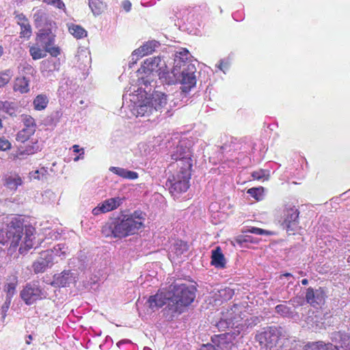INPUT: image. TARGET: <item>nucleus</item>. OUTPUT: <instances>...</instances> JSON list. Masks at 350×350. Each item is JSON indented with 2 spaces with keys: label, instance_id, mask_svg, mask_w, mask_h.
Listing matches in <instances>:
<instances>
[{
  "label": "nucleus",
  "instance_id": "33",
  "mask_svg": "<svg viewBox=\"0 0 350 350\" xmlns=\"http://www.w3.org/2000/svg\"><path fill=\"white\" fill-rule=\"evenodd\" d=\"M189 57V51L185 48L180 49L176 53V57L174 59V65L176 66L177 62L183 63L184 65H188L189 63L186 62L188 60Z\"/></svg>",
  "mask_w": 350,
  "mask_h": 350
},
{
  "label": "nucleus",
  "instance_id": "10",
  "mask_svg": "<svg viewBox=\"0 0 350 350\" xmlns=\"http://www.w3.org/2000/svg\"><path fill=\"white\" fill-rule=\"evenodd\" d=\"M140 70L146 74H150L154 72L158 73L161 77L168 79V74L170 72H166V65L165 62L160 57H149L145 59L141 66Z\"/></svg>",
  "mask_w": 350,
  "mask_h": 350
},
{
  "label": "nucleus",
  "instance_id": "23",
  "mask_svg": "<svg viewBox=\"0 0 350 350\" xmlns=\"http://www.w3.org/2000/svg\"><path fill=\"white\" fill-rule=\"evenodd\" d=\"M40 150V145L38 140L32 142L30 144H27L23 150L19 149L16 154H12V159L16 160L23 155L33 154Z\"/></svg>",
  "mask_w": 350,
  "mask_h": 350
},
{
  "label": "nucleus",
  "instance_id": "21",
  "mask_svg": "<svg viewBox=\"0 0 350 350\" xmlns=\"http://www.w3.org/2000/svg\"><path fill=\"white\" fill-rule=\"evenodd\" d=\"M158 42L155 40H150L145 42L142 46L135 49L132 55L133 56L137 55L139 57H142L152 53L155 49L158 46Z\"/></svg>",
  "mask_w": 350,
  "mask_h": 350
},
{
  "label": "nucleus",
  "instance_id": "11",
  "mask_svg": "<svg viewBox=\"0 0 350 350\" xmlns=\"http://www.w3.org/2000/svg\"><path fill=\"white\" fill-rule=\"evenodd\" d=\"M299 211L296 206L286 204L284 210V221L282 224L288 232L297 230L299 227Z\"/></svg>",
  "mask_w": 350,
  "mask_h": 350
},
{
  "label": "nucleus",
  "instance_id": "52",
  "mask_svg": "<svg viewBox=\"0 0 350 350\" xmlns=\"http://www.w3.org/2000/svg\"><path fill=\"white\" fill-rule=\"evenodd\" d=\"M122 5L123 9L126 12H129L132 6L131 3L129 0L122 1Z\"/></svg>",
  "mask_w": 350,
  "mask_h": 350
},
{
  "label": "nucleus",
  "instance_id": "42",
  "mask_svg": "<svg viewBox=\"0 0 350 350\" xmlns=\"http://www.w3.org/2000/svg\"><path fill=\"white\" fill-rule=\"evenodd\" d=\"M275 312L283 316L289 317L292 314V311L289 307L284 304H280L275 306Z\"/></svg>",
  "mask_w": 350,
  "mask_h": 350
},
{
  "label": "nucleus",
  "instance_id": "45",
  "mask_svg": "<svg viewBox=\"0 0 350 350\" xmlns=\"http://www.w3.org/2000/svg\"><path fill=\"white\" fill-rule=\"evenodd\" d=\"M269 350H290L289 341L287 338H284Z\"/></svg>",
  "mask_w": 350,
  "mask_h": 350
},
{
  "label": "nucleus",
  "instance_id": "30",
  "mask_svg": "<svg viewBox=\"0 0 350 350\" xmlns=\"http://www.w3.org/2000/svg\"><path fill=\"white\" fill-rule=\"evenodd\" d=\"M49 104V98L45 94H38L33 100V109L36 111L45 109Z\"/></svg>",
  "mask_w": 350,
  "mask_h": 350
},
{
  "label": "nucleus",
  "instance_id": "59",
  "mask_svg": "<svg viewBox=\"0 0 350 350\" xmlns=\"http://www.w3.org/2000/svg\"><path fill=\"white\" fill-rule=\"evenodd\" d=\"M2 127V121H1V119L0 118V129Z\"/></svg>",
  "mask_w": 350,
  "mask_h": 350
},
{
  "label": "nucleus",
  "instance_id": "26",
  "mask_svg": "<svg viewBox=\"0 0 350 350\" xmlns=\"http://www.w3.org/2000/svg\"><path fill=\"white\" fill-rule=\"evenodd\" d=\"M304 350H337L332 343H325L323 341L309 342L305 345Z\"/></svg>",
  "mask_w": 350,
  "mask_h": 350
},
{
  "label": "nucleus",
  "instance_id": "25",
  "mask_svg": "<svg viewBox=\"0 0 350 350\" xmlns=\"http://www.w3.org/2000/svg\"><path fill=\"white\" fill-rule=\"evenodd\" d=\"M109 171L124 179L135 180L139 176L136 172L120 167H110Z\"/></svg>",
  "mask_w": 350,
  "mask_h": 350
},
{
  "label": "nucleus",
  "instance_id": "36",
  "mask_svg": "<svg viewBox=\"0 0 350 350\" xmlns=\"http://www.w3.org/2000/svg\"><path fill=\"white\" fill-rule=\"evenodd\" d=\"M234 241L240 245H242L245 243H250L257 244L259 243V239L254 238L247 234H241L235 237Z\"/></svg>",
  "mask_w": 350,
  "mask_h": 350
},
{
  "label": "nucleus",
  "instance_id": "40",
  "mask_svg": "<svg viewBox=\"0 0 350 350\" xmlns=\"http://www.w3.org/2000/svg\"><path fill=\"white\" fill-rule=\"evenodd\" d=\"M17 283V277L14 276L13 280L6 284L5 291L7 293L8 297H12L14 295Z\"/></svg>",
  "mask_w": 350,
  "mask_h": 350
},
{
  "label": "nucleus",
  "instance_id": "41",
  "mask_svg": "<svg viewBox=\"0 0 350 350\" xmlns=\"http://www.w3.org/2000/svg\"><path fill=\"white\" fill-rule=\"evenodd\" d=\"M242 232L243 234L249 232V233H252V234H259V235H271V234H272L271 232H270L269 230H264L262 228H258V227H251L246 230H242Z\"/></svg>",
  "mask_w": 350,
  "mask_h": 350
},
{
  "label": "nucleus",
  "instance_id": "12",
  "mask_svg": "<svg viewBox=\"0 0 350 350\" xmlns=\"http://www.w3.org/2000/svg\"><path fill=\"white\" fill-rule=\"evenodd\" d=\"M21 120L24 127L16 134V139L17 142L25 143L35 133L36 123L35 119L27 114H23Z\"/></svg>",
  "mask_w": 350,
  "mask_h": 350
},
{
  "label": "nucleus",
  "instance_id": "44",
  "mask_svg": "<svg viewBox=\"0 0 350 350\" xmlns=\"http://www.w3.org/2000/svg\"><path fill=\"white\" fill-rule=\"evenodd\" d=\"M336 347H339L340 350H348L350 349V336H344L341 338L338 345H335Z\"/></svg>",
  "mask_w": 350,
  "mask_h": 350
},
{
  "label": "nucleus",
  "instance_id": "4",
  "mask_svg": "<svg viewBox=\"0 0 350 350\" xmlns=\"http://www.w3.org/2000/svg\"><path fill=\"white\" fill-rule=\"evenodd\" d=\"M145 218L140 211H135L130 215H124L122 217L113 220V228L118 239H122L137 233L144 228Z\"/></svg>",
  "mask_w": 350,
  "mask_h": 350
},
{
  "label": "nucleus",
  "instance_id": "38",
  "mask_svg": "<svg viewBox=\"0 0 350 350\" xmlns=\"http://www.w3.org/2000/svg\"><path fill=\"white\" fill-rule=\"evenodd\" d=\"M247 192L255 200L260 201L263 198L264 188L262 187H252L249 189Z\"/></svg>",
  "mask_w": 350,
  "mask_h": 350
},
{
  "label": "nucleus",
  "instance_id": "3",
  "mask_svg": "<svg viewBox=\"0 0 350 350\" xmlns=\"http://www.w3.org/2000/svg\"><path fill=\"white\" fill-rule=\"evenodd\" d=\"M176 160L177 171L167 180L170 191L173 195L186 192L188 190L192 167L191 157H184Z\"/></svg>",
  "mask_w": 350,
  "mask_h": 350
},
{
  "label": "nucleus",
  "instance_id": "28",
  "mask_svg": "<svg viewBox=\"0 0 350 350\" xmlns=\"http://www.w3.org/2000/svg\"><path fill=\"white\" fill-rule=\"evenodd\" d=\"M94 15H100L106 10L107 5L103 0H88Z\"/></svg>",
  "mask_w": 350,
  "mask_h": 350
},
{
  "label": "nucleus",
  "instance_id": "34",
  "mask_svg": "<svg viewBox=\"0 0 350 350\" xmlns=\"http://www.w3.org/2000/svg\"><path fill=\"white\" fill-rule=\"evenodd\" d=\"M70 271H64L58 276L55 278V282L61 287L66 286L70 278Z\"/></svg>",
  "mask_w": 350,
  "mask_h": 350
},
{
  "label": "nucleus",
  "instance_id": "37",
  "mask_svg": "<svg viewBox=\"0 0 350 350\" xmlns=\"http://www.w3.org/2000/svg\"><path fill=\"white\" fill-rule=\"evenodd\" d=\"M115 224L113 221L104 225L101 230V232L103 234V236H105V237L118 238L116 234L115 233V230L113 228Z\"/></svg>",
  "mask_w": 350,
  "mask_h": 350
},
{
  "label": "nucleus",
  "instance_id": "9",
  "mask_svg": "<svg viewBox=\"0 0 350 350\" xmlns=\"http://www.w3.org/2000/svg\"><path fill=\"white\" fill-rule=\"evenodd\" d=\"M166 104V95L160 92H154L149 98H146L144 104L138 106L137 113L142 116L152 113L153 110H160Z\"/></svg>",
  "mask_w": 350,
  "mask_h": 350
},
{
  "label": "nucleus",
  "instance_id": "43",
  "mask_svg": "<svg viewBox=\"0 0 350 350\" xmlns=\"http://www.w3.org/2000/svg\"><path fill=\"white\" fill-rule=\"evenodd\" d=\"M12 78L10 71L9 70L0 72V88L7 85Z\"/></svg>",
  "mask_w": 350,
  "mask_h": 350
},
{
  "label": "nucleus",
  "instance_id": "54",
  "mask_svg": "<svg viewBox=\"0 0 350 350\" xmlns=\"http://www.w3.org/2000/svg\"><path fill=\"white\" fill-rule=\"evenodd\" d=\"M139 84H144L146 86L150 84V81L149 79H146L145 77H142L139 79Z\"/></svg>",
  "mask_w": 350,
  "mask_h": 350
},
{
  "label": "nucleus",
  "instance_id": "58",
  "mask_svg": "<svg viewBox=\"0 0 350 350\" xmlns=\"http://www.w3.org/2000/svg\"><path fill=\"white\" fill-rule=\"evenodd\" d=\"M3 48H2V46H0V57L3 55Z\"/></svg>",
  "mask_w": 350,
  "mask_h": 350
},
{
  "label": "nucleus",
  "instance_id": "47",
  "mask_svg": "<svg viewBox=\"0 0 350 350\" xmlns=\"http://www.w3.org/2000/svg\"><path fill=\"white\" fill-rule=\"evenodd\" d=\"M43 2L59 10L66 9L65 4L62 0H43Z\"/></svg>",
  "mask_w": 350,
  "mask_h": 350
},
{
  "label": "nucleus",
  "instance_id": "31",
  "mask_svg": "<svg viewBox=\"0 0 350 350\" xmlns=\"http://www.w3.org/2000/svg\"><path fill=\"white\" fill-rule=\"evenodd\" d=\"M68 31L77 39H81L87 36V31L81 25L71 24L68 26Z\"/></svg>",
  "mask_w": 350,
  "mask_h": 350
},
{
  "label": "nucleus",
  "instance_id": "17",
  "mask_svg": "<svg viewBox=\"0 0 350 350\" xmlns=\"http://www.w3.org/2000/svg\"><path fill=\"white\" fill-rule=\"evenodd\" d=\"M171 295H169V286L166 288L159 289L157 293L149 297L148 303L149 307L154 310L162 308L171 301Z\"/></svg>",
  "mask_w": 350,
  "mask_h": 350
},
{
  "label": "nucleus",
  "instance_id": "35",
  "mask_svg": "<svg viewBox=\"0 0 350 350\" xmlns=\"http://www.w3.org/2000/svg\"><path fill=\"white\" fill-rule=\"evenodd\" d=\"M189 250V246L187 242L182 240L177 241L173 246V250L177 256H181Z\"/></svg>",
  "mask_w": 350,
  "mask_h": 350
},
{
  "label": "nucleus",
  "instance_id": "56",
  "mask_svg": "<svg viewBox=\"0 0 350 350\" xmlns=\"http://www.w3.org/2000/svg\"><path fill=\"white\" fill-rule=\"evenodd\" d=\"M27 338H28V340H26V343H27V345H29V344L31 343V341L32 340V338H32V336H31V335H29V336H27Z\"/></svg>",
  "mask_w": 350,
  "mask_h": 350
},
{
  "label": "nucleus",
  "instance_id": "55",
  "mask_svg": "<svg viewBox=\"0 0 350 350\" xmlns=\"http://www.w3.org/2000/svg\"><path fill=\"white\" fill-rule=\"evenodd\" d=\"M282 277L291 278L293 277V275L291 273H285L280 275V279H282Z\"/></svg>",
  "mask_w": 350,
  "mask_h": 350
},
{
  "label": "nucleus",
  "instance_id": "48",
  "mask_svg": "<svg viewBox=\"0 0 350 350\" xmlns=\"http://www.w3.org/2000/svg\"><path fill=\"white\" fill-rule=\"evenodd\" d=\"M35 174H36V176H34V178L40 180L46 178V176L49 174L47 169L42 167L40 170H36L35 172Z\"/></svg>",
  "mask_w": 350,
  "mask_h": 350
},
{
  "label": "nucleus",
  "instance_id": "39",
  "mask_svg": "<svg viewBox=\"0 0 350 350\" xmlns=\"http://www.w3.org/2000/svg\"><path fill=\"white\" fill-rule=\"evenodd\" d=\"M0 111L12 115L15 112V105L12 102L0 100Z\"/></svg>",
  "mask_w": 350,
  "mask_h": 350
},
{
  "label": "nucleus",
  "instance_id": "29",
  "mask_svg": "<svg viewBox=\"0 0 350 350\" xmlns=\"http://www.w3.org/2000/svg\"><path fill=\"white\" fill-rule=\"evenodd\" d=\"M20 77L29 79L36 73L34 68L27 62L21 63L18 67Z\"/></svg>",
  "mask_w": 350,
  "mask_h": 350
},
{
  "label": "nucleus",
  "instance_id": "24",
  "mask_svg": "<svg viewBox=\"0 0 350 350\" xmlns=\"http://www.w3.org/2000/svg\"><path fill=\"white\" fill-rule=\"evenodd\" d=\"M23 183L21 176L16 173H10L5 176L4 185L10 190H16L17 187Z\"/></svg>",
  "mask_w": 350,
  "mask_h": 350
},
{
  "label": "nucleus",
  "instance_id": "5",
  "mask_svg": "<svg viewBox=\"0 0 350 350\" xmlns=\"http://www.w3.org/2000/svg\"><path fill=\"white\" fill-rule=\"evenodd\" d=\"M170 73L168 74L169 83H180L182 85V91L188 92L196 84V69L193 64L184 65L177 62Z\"/></svg>",
  "mask_w": 350,
  "mask_h": 350
},
{
  "label": "nucleus",
  "instance_id": "1",
  "mask_svg": "<svg viewBox=\"0 0 350 350\" xmlns=\"http://www.w3.org/2000/svg\"><path fill=\"white\" fill-rule=\"evenodd\" d=\"M6 237L10 247L16 249L19 246L20 254H25L36 244V229L31 226L24 228L23 222L14 218L8 226Z\"/></svg>",
  "mask_w": 350,
  "mask_h": 350
},
{
  "label": "nucleus",
  "instance_id": "50",
  "mask_svg": "<svg viewBox=\"0 0 350 350\" xmlns=\"http://www.w3.org/2000/svg\"><path fill=\"white\" fill-rule=\"evenodd\" d=\"M72 149H73V152H75V153H79L80 152V154L77 157H76L75 159H74V161H78L80 158H82L83 157H81V155H83L84 154V150H83V148H79V145H73L72 146Z\"/></svg>",
  "mask_w": 350,
  "mask_h": 350
},
{
  "label": "nucleus",
  "instance_id": "53",
  "mask_svg": "<svg viewBox=\"0 0 350 350\" xmlns=\"http://www.w3.org/2000/svg\"><path fill=\"white\" fill-rule=\"evenodd\" d=\"M200 350H218V349H217L213 345L208 343L206 345H203L201 347Z\"/></svg>",
  "mask_w": 350,
  "mask_h": 350
},
{
  "label": "nucleus",
  "instance_id": "19",
  "mask_svg": "<svg viewBox=\"0 0 350 350\" xmlns=\"http://www.w3.org/2000/svg\"><path fill=\"white\" fill-rule=\"evenodd\" d=\"M15 18L21 27L20 37L27 40L29 39L32 34V29L28 18L23 13L16 14Z\"/></svg>",
  "mask_w": 350,
  "mask_h": 350
},
{
  "label": "nucleus",
  "instance_id": "6",
  "mask_svg": "<svg viewBox=\"0 0 350 350\" xmlns=\"http://www.w3.org/2000/svg\"><path fill=\"white\" fill-rule=\"evenodd\" d=\"M284 338L282 329L280 326L271 325L262 328L258 331L255 340L262 347L270 349Z\"/></svg>",
  "mask_w": 350,
  "mask_h": 350
},
{
  "label": "nucleus",
  "instance_id": "46",
  "mask_svg": "<svg viewBox=\"0 0 350 350\" xmlns=\"http://www.w3.org/2000/svg\"><path fill=\"white\" fill-rule=\"evenodd\" d=\"M230 321L228 320L226 314L224 318H221L216 324V326L219 330H224L231 327V324L229 323Z\"/></svg>",
  "mask_w": 350,
  "mask_h": 350
},
{
  "label": "nucleus",
  "instance_id": "18",
  "mask_svg": "<svg viewBox=\"0 0 350 350\" xmlns=\"http://www.w3.org/2000/svg\"><path fill=\"white\" fill-rule=\"evenodd\" d=\"M121 204L120 198H111L98 204L97 206L92 209V214L98 215L101 213H105L116 209Z\"/></svg>",
  "mask_w": 350,
  "mask_h": 350
},
{
  "label": "nucleus",
  "instance_id": "15",
  "mask_svg": "<svg viewBox=\"0 0 350 350\" xmlns=\"http://www.w3.org/2000/svg\"><path fill=\"white\" fill-rule=\"evenodd\" d=\"M243 308L241 306L234 304L226 312L229 323L231 324V328H237V330H242L243 327V320L245 315L243 314Z\"/></svg>",
  "mask_w": 350,
  "mask_h": 350
},
{
  "label": "nucleus",
  "instance_id": "7",
  "mask_svg": "<svg viewBox=\"0 0 350 350\" xmlns=\"http://www.w3.org/2000/svg\"><path fill=\"white\" fill-rule=\"evenodd\" d=\"M47 27L38 29L36 33V40L53 57H57L60 54V49L53 46L55 34L53 30L56 29V23H49Z\"/></svg>",
  "mask_w": 350,
  "mask_h": 350
},
{
  "label": "nucleus",
  "instance_id": "27",
  "mask_svg": "<svg viewBox=\"0 0 350 350\" xmlns=\"http://www.w3.org/2000/svg\"><path fill=\"white\" fill-rule=\"evenodd\" d=\"M29 79L16 77L14 83V90L21 94L27 93L29 91Z\"/></svg>",
  "mask_w": 350,
  "mask_h": 350
},
{
  "label": "nucleus",
  "instance_id": "14",
  "mask_svg": "<svg viewBox=\"0 0 350 350\" xmlns=\"http://www.w3.org/2000/svg\"><path fill=\"white\" fill-rule=\"evenodd\" d=\"M327 295L325 289L319 287L314 289L308 287L306 292V301L312 307L314 308H321L325 303Z\"/></svg>",
  "mask_w": 350,
  "mask_h": 350
},
{
  "label": "nucleus",
  "instance_id": "16",
  "mask_svg": "<svg viewBox=\"0 0 350 350\" xmlns=\"http://www.w3.org/2000/svg\"><path fill=\"white\" fill-rule=\"evenodd\" d=\"M42 289L36 284L28 283L21 292V297L26 304L31 305L42 298Z\"/></svg>",
  "mask_w": 350,
  "mask_h": 350
},
{
  "label": "nucleus",
  "instance_id": "51",
  "mask_svg": "<svg viewBox=\"0 0 350 350\" xmlns=\"http://www.w3.org/2000/svg\"><path fill=\"white\" fill-rule=\"evenodd\" d=\"M252 176L254 179L260 180L264 176V172L262 170L253 172Z\"/></svg>",
  "mask_w": 350,
  "mask_h": 350
},
{
  "label": "nucleus",
  "instance_id": "13",
  "mask_svg": "<svg viewBox=\"0 0 350 350\" xmlns=\"http://www.w3.org/2000/svg\"><path fill=\"white\" fill-rule=\"evenodd\" d=\"M240 333V330H236L232 332L214 335L211 337V342L215 347L217 346L221 350H230L234 345V340Z\"/></svg>",
  "mask_w": 350,
  "mask_h": 350
},
{
  "label": "nucleus",
  "instance_id": "8",
  "mask_svg": "<svg viewBox=\"0 0 350 350\" xmlns=\"http://www.w3.org/2000/svg\"><path fill=\"white\" fill-rule=\"evenodd\" d=\"M61 250L60 245H57L51 250L41 252L39 257L31 265L34 273H42L45 272L48 268L51 267L54 264L55 257L60 256L59 252Z\"/></svg>",
  "mask_w": 350,
  "mask_h": 350
},
{
  "label": "nucleus",
  "instance_id": "49",
  "mask_svg": "<svg viewBox=\"0 0 350 350\" xmlns=\"http://www.w3.org/2000/svg\"><path fill=\"white\" fill-rule=\"evenodd\" d=\"M11 143L5 137H0V150L5 151L10 149Z\"/></svg>",
  "mask_w": 350,
  "mask_h": 350
},
{
  "label": "nucleus",
  "instance_id": "32",
  "mask_svg": "<svg viewBox=\"0 0 350 350\" xmlns=\"http://www.w3.org/2000/svg\"><path fill=\"white\" fill-rule=\"evenodd\" d=\"M47 51L44 48L41 49L38 45L31 46L29 48V53L34 60L40 59L46 56Z\"/></svg>",
  "mask_w": 350,
  "mask_h": 350
},
{
  "label": "nucleus",
  "instance_id": "2",
  "mask_svg": "<svg viewBox=\"0 0 350 350\" xmlns=\"http://www.w3.org/2000/svg\"><path fill=\"white\" fill-rule=\"evenodd\" d=\"M197 288L193 285L172 283L169 286L171 301L167 307L172 313L181 314L190 306L196 298Z\"/></svg>",
  "mask_w": 350,
  "mask_h": 350
},
{
  "label": "nucleus",
  "instance_id": "22",
  "mask_svg": "<svg viewBox=\"0 0 350 350\" xmlns=\"http://www.w3.org/2000/svg\"><path fill=\"white\" fill-rule=\"evenodd\" d=\"M211 264L219 269H224L226 267V260L219 246L216 247L215 250H212Z\"/></svg>",
  "mask_w": 350,
  "mask_h": 350
},
{
  "label": "nucleus",
  "instance_id": "20",
  "mask_svg": "<svg viewBox=\"0 0 350 350\" xmlns=\"http://www.w3.org/2000/svg\"><path fill=\"white\" fill-rule=\"evenodd\" d=\"M33 23L38 29L47 27L49 23H55L49 18L47 14L43 10H36L33 15Z\"/></svg>",
  "mask_w": 350,
  "mask_h": 350
},
{
  "label": "nucleus",
  "instance_id": "57",
  "mask_svg": "<svg viewBox=\"0 0 350 350\" xmlns=\"http://www.w3.org/2000/svg\"><path fill=\"white\" fill-rule=\"evenodd\" d=\"M301 284H302L303 285H307V284H308V279H303V280H301Z\"/></svg>",
  "mask_w": 350,
  "mask_h": 350
}]
</instances>
